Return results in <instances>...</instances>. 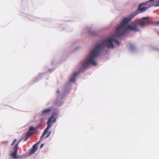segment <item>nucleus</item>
<instances>
[{
    "label": "nucleus",
    "instance_id": "1",
    "mask_svg": "<svg viewBox=\"0 0 159 159\" xmlns=\"http://www.w3.org/2000/svg\"><path fill=\"white\" fill-rule=\"evenodd\" d=\"M136 14H132L129 17L124 18L120 24V25L116 29L115 33L113 36L107 39L104 40L102 43L96 44L91 51L88 57L89 58L86 59L82 63L81 68L85 69L90 65L94 66L97 65V63L94 60L99 55L101 50L105 46L108 48H113V43L115 42L117 44H120V42L115 39L116 37H119L124 34L126 31V30L129 29L135 32L139 31L136 25H127L130 20L136 16Z\"/></svg>",
    "mask_w": 159,
    "mask_h": 159
},
{
    "label": "nucleus",
    "instance_id": "2",
    "mask_svg": "<svg viewBox=\"0 0 159 159\" xmlns=\"http://www.w3.org/2000/svg\"><path fill=\"white\" fill-rule=\"evenodd\" d=\"M156 4V0H150L147 2L140 4L139 6L138 10L140 12H142L151 7H156L155 6Z\"/></svg>",
    "mask_w": 159,
    "mask_h": 159
},
{
    "label": "nucleus",
    "instance_id": "3",
    "mask_svg": "<svg viewBox=\"0 0 159 159\" xmlns=\"http://www.w3.org/2000/svg\"><path fill=\"white\" fill-rule=\"evenodd\" d=\"M56 120V118L54 117V115H53L51 117H50L48 119V121L47 122V126L46 129L44 130L42 136L40 138V139L38 143L43 139V137L47 133L48 131L50 129L51 125V123L52 122H55Z\"/></svg>",
    "mask_w": 159,
    "mask_h": 159
},
{
    "label": "nucleus",
    "instance_id": "4",
    "mask_svg": "<svg viewBox=\"0 0 159 159\" xmlns=\"http://www.w3.org/2000/svg\"><path fill=\"white\" fill-rule=\"evenodd\" d=\"M18 143L16 144L14 147V151L11 153V156L14 158H16L17 157L16 154L18 149Z\"/></svg>",
    "mask_w": 159,
    "mask_h": 159
},
{
    "label": "nucleus",
    "instance_id": "5",
    "mask_svg": "<svg viewBox=\"0 0 159 159\" xmlns=\"http://www.w3.org/2000/svg\"><path fill=\"white\" fill-rule=\"evenodd\" d=\"M79 74V72H76L74 73L73 76L70 80V81L71 82H74L75 80L76 77Z\"/></svg>",
    "mask_w": 159,
    "mask_h": 159
},
{
    "label": "nucleus",
    "instance_id": "6",
    "mask_svg": "<svg viewBox=\"0 0 159 159\" xmlns=\"http://www.w3.org/2000/svg\"><path fill=\"white\" fill-rule=\"evenodd\" d=\"M37 143L34 144L32 147V149L30 151V154H33L37 150L38 148L37 147Z\"/></svg>",
    "mask_w": 159,
    "mask_h": 159
},
{
    "label": "nucleus",
    "instance_id": "7",
    "mask_svg": "<svg viewBox=\"0 0 159 159\" xmlns=\"http://www.w3.org/2000/svg\"><path fill=\"white\" fill-rule=\"evenodd\" d=\"M146 25H155L159 24V21L155 22L154 21H151L149 20H147L146 21Z\"/></svg>",
    "mask_w": 159,
    "mask_h": 159
},
{
    "label": "nucleus",
    "instance_id": "8",
    "mask_svg": "<svg viewBox=\"0 0 159 159\" xmlns=\"http://www.w3.org/2000/svg\"><path fill=\"white\" fill-rule=\"evenodd\" d=\"M51 110V108H48L43 110L41 112V115H44L48 114Z\"/></svg>",
    "mask_w": 159,
    "mask_h": 159
},
{
    "label": "nucleus",
    "instance_id": "9",
    "mask_svg": "<svg viewBox=\"0 0 159 159\" xmlns=\"http://www.w3.org/2000/svg\"><path fill=\"white\" fill-rule=\"evenodd\" d=\"M139 25H140L142 27H144L146 25V23L145 22H144L142 21H140L139 22Z\"/></svg>",
    "mask_w": 159,
    "mask_h": 159
},
{
    "label": "nucleus",
    "instance_id": "10",
    "mask_svg": "<svg viewBox=\"0 0 159 159\" xmlns=\"http://www.w3.org/2000/svg\"><path fill=\"white\" fill-rule=\"evenodd\" d=\"M31 134V133L30 132H28L26 136L25 137V138L24 140V141H25L27 140L29 138V136Z\"/></svg>",
    "mask_w": 159,
    "mask_h": 159
},
{
    "label": "nucleus",
    "instance_id": "11",
    "mask_svg": "<svg viewBox=\"0 0 159 159\" xmlns=\"http://www.w3.org/2000/svg\"><path fill=\"white\" fill-rule=\"evenodd\" d=\"M35 129V128H34V127H33L32 126H31L29 129V130L30 131H32L34 130Z\"/></svg>",
    "mask_w": 159,
    "mask_h": 159
},
{
    "label": "nucleus",
    "instance_id": "12",
    "mask_svg": "<svg viewBox=\"0 0 159 159\" xmlns=\"http://www.w3.org/2000/svg\"><path fill=\"white\" fill-rule=\"evenodd\" d=\"M156 4L155 6L156 7H159V0H156Z\"/></svg>",
    "mask_w": 159,
    "mask_h": 159
},
{
    "label": "nucleus",
    "instance_id": "13",
    "mask_svg": "<svg viewBox=\"0 0 159 159\" xmlns=\"http://www.w3.org/2000/svg\"><path fill=\"white\" fill-rule=\"evenodd\" d=\"M16 141V139H15L14 141L13 142L11 143V146H12L13 145H14V144L15 143V142Z\"/></svg>",
    "mask_w": 159,
    "mask_h": 159
},
{
    "label": "nucleus",
    "instance_id": "14",
    "mask_svg": "<svg viewBox=\"0 0 159 159\" xmlns=\"http://www.w3.org/2000/svg\"><path fill=\"white\" fill-rule=\"evenodd\" d=\"M142 19L144 20H148V17H144L142 18Z\"/></svg>",
    "mask_w": 159,
    "mask_h": 159
},
{
    "label": "nucleus",
    "instance_id": "15",
    "mask_svg": "<svg viewBox=\"0 0 159 159\" xmlns=\"http://www.w3.org/2000/svg\"><path fill=\"white\" fill-rule=\"evenodd\" d=\"M44 144H42L40 145V148H42L44 146Z\"/></svg>",
    "mask_w": 159,
    "mask_h": 159
},
{
    "label": "nucleus",
    "instance_id": "16",
    "mask_svg": "<svg viewBox=\"0 0 159 159\" xmlns=\"http://www.w3.org/2000/svg\"><path fill=\"white\" fill-rule=\"evenodd\" d=\"M50 135V134H48V135H47V136L46 137V138H47Z\"/></svg>",
    "mask_w": 159,
    "mask_h": 159
},
{
    "label": "nucleus",
    "instance_id": "17",
    "mask_svg": "<svg viewBox=\"0 0 159 159\" xmlns=\"http://www.w3.org/2000/svg\"><path fill=\"white\" fill-rule=\"evenodd\" d=\"M57 92L58 93H60V91L58 90L57 91Z\"/></svg>",
    "mask_w": 159,
    "mask_h": 159
},
{
    "label": "nucleus",
    "instance_id": "18",
    "mask_svg": "<svg viewBox=\"0 0 159 159\" xmlns=\"http://www.w3.org/2000/svg\"><path fill=\"white\" fill-rule=\"evenodd\" d=\"M51 132L50 131L49 132V134H51Z\"/></svg>",
    "mask_w": 159,
    "mask_h": 159
},
{
    "label": "nucleus",
    "instance_id": "19",
    "mask_svg": "<svg viewBox=\"0 0 159 159\" xmlns=\"http://www.w3.org/2000/svg\"><path fill=\"white\" fill-rule=\"evenodd\" d=\"M38 128H39V127H37V129H38Z\"/></svg>",
    "mask_w": 159,
    "mask_h": 159
}]
</instances>
